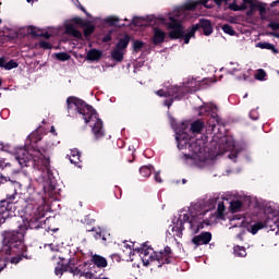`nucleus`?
Here are the masks:
<instances>
[{
    "instance_id": "nucleus-1",
    "label": "nucleus",
    "mask_w": 279,
    "mask_h": 279,
    "mask_svg": "<svg viewBox=\"0 0 279 279\" xmlns=\"http://www.w3.org/2000/svg\"><path fill=\"white\" fill-rule=\"evenodd\" d=\"M209 204L203 205L202 203H196L187 208L181 209L178 218L168 228L170 236L182 239L184 228H187L191 234H197V232L204 229V226H210L217 219H223L226 203L218 201L216 211H213L215 199H209Z\"/></svg>"
},
{
    "instance_id": "nucleus-2",
    "label": "nucleus",
    "mask_w": 279,
    "mask_h": 279,
    "mask_svg": "<svg viewBox=\"0 0 279 279\" xmlns=\"http://www.w3.org/2000/svg\"><path fill=\"white\" fill-rule=\"evenodd\" d=\"M209 0H196L185 3L183 7L178 8L168 17H151L149 25L154 23H161L162 25H168L170 33V38H183L184 45H189L191 38L195 36L197 29H203L205 36H210L213 34V24L208 20H201L198 24L191 27L187 33H184V27H182V21L191 19L189 15L191 12L195 11L198 5H204L210 10L214 5L208 4ZM230 0H214L216 5L221 7L222 3H228ZM154 22V23H153Z\"/></svg>"
},
{
    "instance_id": "nucleus-3",
    "label": "nucleus",
    "mask_w": 279,
    "mask_h": 279,
    "mask_svg": "<svg viewBox=\"0 0 279 279\" xmlns=\"http://www.w3.org/2000/svg\"><path fill=\"white\" fill-rule=\"evenodd\" d=\"M45 217V210L40 206L26 207V217L24 225H20L19 231H9L4 235L3 246L0 250V271H3L8 263L19 265L25 257V244L23 239L28 228H40V220Z\"/></svg>"
},
{
    "instance_id": "nucleus-4",
    "label": "nucleus",
    "mask_w": 279,
    "mask_h": 279,
    "mask_svg": "<svg viewBox=\"0 0 279 279\" xmlns=\"http://www.w3.org/2000/svg\"><path fill=\"white\" fill-rule=\"evenodd\" d=\"M172 128L175 132V140L178 143V149H187L189 153H181V160L189 167H197L198 169H206L215 165V158L210 157V154L206 151V143L204 140H196L195 137H189L186 133V123L175 126L172 122Z\"/></svg>"
},
{
    "instance_id": "nucleus-5",
    "label": "nucleus",
    "mask_w": 279,
    "mask_h": 279,
    "mask_svg": "<svg viewBox=\"0 0 279 279\" xmlns=\"http://www.w3.org/2000/svg\"><path fill=\"white\" fill-rule=\"evenodd\" d=\"M69 117H82L85 123L92 128L96 141L106 136L104 130V121L99 119V114L92 106L87 105L84 100L77 97H69L66 99Z\"/></svg>"
},
{
    "instance_id": "nucleus-6",
    "label": "nucleus",
    "mask_w": 279,
    "mask_h": 279,
    "mask_svg": "<svg viewBox=\"0 0 279 279\" xmlns=\"http://www.w3.org/2000/svg\"><path fill=\"white\" fill-rule=\"evenodd\" d=\"M15 160L21 167H27V163L32 160L36 173H40L39 182H44V190L47 189V184L51 182V169L49 165V157L45 156L40 150H31L28 151L25 148L20 149L15 156Z\"/></svg>"
},
{
    "instance_id": "nucleus-7",
    "label": "nucleus",
    "mask_w": 279,
    "mask_h": 279,
    "mask_svg": "<svg viewBox=\"0 0 279 279\" xmlns=\"http://www.w3.org/2000/svg\"><path fill=\"white\" fill-rule=\"evenodd\" d=\"M167 89H159L156 92L158 97H172V99H167L165 101V106L167 108H171L173 101H180L184 97V95L189 93H196L199 89V82L195 81L194 78H189L185 83L178 85L167 86Z\"/></svg>"
},
{
    "instance_id": "nucleus-8",
    "label": "nucleus",
    "mask_w": 279,
    "mask_h": 279,
    "mask_svg": "<svg viewBox=\"0 0 279 279\" xmlns=\"http://www.w3.org/2000/svg\"><path fill=\"white\" fill-rule=\"evenodd\" d=\"M279 210L276 207H267L265 209V214L262 220L251 225L248 227V232L251 234H257L258 230H263V228H268L271 232H279ZM277 230V231H276Z\"/></svg>"
},
{
    "instance_id": "nucleus-9",
    "label": "nucleus",
    "mask_w": 279,
    "mask_h": 279,
    "mask_svg": "<svg viewBox=\"0 0 279 279\" xmlns=\"http://www.w3.org/2000/svg\"><path fill=\"white\" fill-rule=\"evenodd\" d=\"M140 256L146 267L154 260H157L160 264L159 267H161V265L171 263V247L166 246L163 251L155 252L154 248L144 246L141 248Z\"/></svg>"
},
{
    "instance_id": "nucleus-10",
    "label": "nucleus",
    "mask_w": 279,
    "mask_h": 279,
    "mask_svg": "<svg viewBox=\"0 0 279 279\" xmlns=\"http://www.w3.org/2000/svg\"><path fill=\"white\" fill-rule=\"evenodd\" d=\"M218 149L220 154H223L225 151H230V160L236 162V158L241 154V151H245V146H240L239 144H235L234 138L231 136H223L218 143Z\"/></svg>"
},
{
    "instance_id": "nucleus-11",
    "label": "nucleus",
    "mask_w": 279,
    "mask_h": 279,
    "mask_svg": "<svg viewBox=\"0 0 279 279\" xmlns=\"http://www.w3.org/2000/svg\"><path fill=\"white\" fill-rule=\"evenodd\" d=\"M218 107L211 102L198 107V117H210L208 120L209 128H217L219 125V116H217Z\"/></svg>"
},
{
    "instance_id": "nucleus-12",
    "label": "nucleus",
    "mask_w": 279,
    "mask_h": 279,
    "mask_svg": "<svg viewBox=\"0 0 279 279\" xmlns=\"http://www.w3.org/2000/svg\"><path fill=\"white\" fill-rule=\"evenodd\" d=\"M1 184H8L9 192L7 193L8 202L19 201V191H22L23 184L17 181L10 180V178L0 174V186Z\"/></svg>"
},
{
    "instance_id": "nucleus-13",
    "label": "nucleus",
    "mask_w": 279,
    "mask_h": 279,
    "mask_svg": "<svg viewBox=\"0 0 279 279\" xmlns=\"http://www.w3.org/2000/svg\"><path fill=\"white\" fill-rule=\"evenodd\" d=\"M14 204L16 202H10L8 198L0 203V226L10 217H14Z\"/></svg>"
},
{
    "instance_id": "nucleus-14",
    "label": "nucleus",
    "mask_w": 279,
    "mask_h": 279,
    "mask_svg": "<svg viewBox=\"0 0 279 279\" xmlns=\"http://www.w3.org/2000/svg\"><path fill=\"white\" fill-rule=\"evenodd\" d=\"M227 73L229 75H234L238 80H247V75L245 74V70L239 63L230 62L226 66Z\"/></svg>"
},
{
    "instance_id": "nucleus-15",
    "label": "nucleus",
    "mask_w": 279,
    "mask_h": 279,
    "mask_svg": "<svg viewBox=\"0 0 279 279\" xmlns=\"http://www.w3.org/2000/svg\"><path fill=\"white\" fill-rule=\"evenodd\" d=\"M245 199H247V197L244 195H234L233 198L230 201L229 209L231 210V213H241V210H244Z\"/></svg>"
},
{
    "instance_id": "nucleus-16",
    "label": "nucleus",
    "mask_w": 279,
    "mask_h": 279,
    "mask_svg": "<svg viewBox=\"0 0 279 279\" xmlns=\"http://www.w3.org/2000/svg\"><path fill=\"white\" fill-rule=\"evenodd\" d=\"M244 3H247V8H250V13L254 12V10H258L260 19L265 20V13L267 12V7L263 2H258L254 0H244Z\"/></svg>"
},
{
    "instance_id": "nucleus-17",
    "label": "nucleus",
    "mask_w": 279,
    "mask_h": 279,
    "mask_svg": "<svg viewBox=\"0 0 279 279\" xmlns=\"http://www.w3.org/2000/svg\"><path fill=\"white\" fill-rule=\"evenodd\" d=\"M210 241H213V233L210 232H203L198 235H195L192 239V243H194V245H208V243H210Z\"/></svg>"
},
{
    "instance_id": "nucleus-18",
    "label": "nucleus",
    "mask_w": 279,
    "mask_h": 279,
    "mask_svg": "<svg viewBox=\"0 0 279 279\" xmlns=\"http://www.w3.org/2000/svg\"><path fill=\"white\" fill-rule=\"evenodd\" d=\"M229 230H236V232H243V226H245V217L235 215L230 219Z\"/></svg>"
},
{
    "instance_id": "nucleus-19",
    "label": "nucleus",
    "mask_w": 279,
    "mask_h": 279,
    "mask_svg": "<svg viewBox=\"0 0 279 279\" xmlns=\"http://www.w3.org/2000/svg\"><path fill=\"white\" fill-rule=\"evenodd\" d=\"M69 271L70 274H73V276H84L86 279H109L107 277H101V275H95L93 271L82 272V270H80L77 267H69Z\"/></svg>"
},
{
    "instance_id": "nucleus-20",
    "label": "nucleus",
    "mask_w": 279,
    "mask_h": 279,
    "mask_svg": "<svg viewBox=\"0 0 279 279\" xmlns=\"http://www.w3.org/2000/svg\"><path fill=\"white\" fill-rule=\"evenodd\" d=\"M65 33L74 38H82V32L77 29V22H69L65 24Z\"/></svg>"
},
{
    "instance_id": "nucleus-21",
    "label": "nucleus",
    "mask_w": 279,
    "mask_h": 279,
    "mask_svg": "<svg viewBox=\"0 0 279 279\" xmlns=\"http://www.w3.org/2000/svg\"><path fill=\"white\" fill-rule=\"evenodd\" d=\"M167 38V33L160 28H154L153 43L154 45H161Z\"/></svg>"
},
{
    "instance_id": "nucleus-22",
    "label": "nucleus",
    "mask_w": 279,
    "mask_h": 279,
    "mask_svg": "<svg viewBox=\"0 0 279 279\" xmlns=\"http://www.w3.org/2000/svg\"><path fill=\"white\" fill-rule=\"evenodd\" d=\"M102 56L104 52L101 50L90 49L87 52V60H89L90 62H96L97 60H101Z\"/></svg>"
},
{
    "instance_id": "nucleus-23",
    "label": "nucleus",
    "mask_w": 279,
    "mask_h": 279,
    "mask_svg": "<svg viewBox=\"0 0 279 279\" xmlns=\"http://www.w3.org/2000/svg\"><path fill=\"white\" fill-rule=\"evenodd\" d=\"M81 153H80V150H77L76 148H74V149H72L71 150V154H70V162L72 163V165H75V167H77V165H80V162H81Z\"/></svg>"
},
{
    "instance_id": "nucleus-24",
    "label": "nucleus",
    "mask_w": 279,
    "mask_h": 279,
    "mask_svg": "<svg viewBox=\"0 0 279 279\" xmlns=\"http://www.w3.org/2000/svg\"><path fill=\"white\" fill-rule=\"evenodd\" d=\"M93 263L98 268L108 267V260L105 257H101L99 255H94L93 256Z\"/></svg>"
},
{
    "instance_id": "nucleus-25",
    "label": "nucleus",
    "mask_w": 279,
    "mask_h": 279,
    "mask_svg": "<svg viewBox=\"0 0 279 279\" xmlns=\"http://www.w3.org/2000/svg\"><path fill=\"white\" fill-rule=\"evenodd\" d=\"M202 130H204V122L197 120V121H194V122L191 124L190 132H191L192 134H199V132H202Z\"/></svg>"
},
{
    "instance_id": "nucleus-26",
    "label": "nucleus",
    "mask_w": 279,
    "mask_h": 279,
    "mask_svg": "<svg viewBox=\"0 0 279 279\" xmlns=\"http://www.w3.org/2000/svg\"><path fill=\"white\" fill-rule=\"evenodd\" d=\"M128 45H130V36H124L118 41L116 49L125 52V49H128Z\"/></svg>"
},
{
    "instance_id": "nucleus-27",
    "label": "nucleus",
    "mask_w": 279,
    "mask_h": 279,
    "mask_svg": "<svg viewBox=\"0 0 279 279\" xmlns=\"http://www.w3.org/2000/svg\"><path fill=\"white\" fill-rule=\"evenodd\" d=\"M123 56H125V52L119 50V48H114L111 52V58L112 60H116V62H123Z\"/></svg>"
},
{
    "instance_id": "nucleus-28",
    "label": "nucleus",
    "mask_w": 279,
    "mask_h": 279,
    "mask_svg": "<svg viewBox=\"0 0 279 279\" xmlns=\"http://www.w3.org/2000/svg\"><path fill=\"white\" fill-rule=\"evenodd\" d=\"M229 9L233 10V12H241L243 10H247V2L245 0H242V3L239 5L236 2H233L229 4Z\"/></svg>"
},
{
    "instance_id": "nucleus-29",
    "label": "nucleus",
    "mask_w": 279,
    "mask_h": 279,
    "mask_svg": "<svg viewBox=\"0 0 279 279\" xmlns=\"http://www.w3.org/2000/svg\"><path fill=\"white\" fill-rule=\"evenodd\" d=\"M258 49H268L269 51H272L274 53H278V49H276V46L269 43H258L256 45Z\"/></svg>"
},
{
    "instance_id": "nucleus-30",
    "label": "nucleus",
    "mask_w": 279,
    "mask_h": 279,
    "mask_svg": "<svg viewBox=\"0 0 279 279\" xmlns=\"http://www.w3.org/2000/svg\"><path fill=\"white\" fill-rule=\"evenodd\" d=\"M151 171H154V166H143L140 168V173L143 178H149V175H151Z\"/></svg>"
},
{
    "instance_id": "nucleus-31",
    "label": "nucleus",
    "mask_w": 279,
    "mask_h": 279,
    "mask_svg": "<svg viewBox=\"0 0 279 279\" xmlns=\"http://www.w3.org/2000/svg\"><path fill=\"white\" fill-rule=\"evenodd\" d=\"M233 252L235 256L244 257L247 256V252L245 251V247L243 246H234Z\"/></svg>"
},
{
    "instance_id": "nucleus-32",
    "label": "nucleus",
    "mask_w": 279,
    "mask_h": 279,
    "mask_svg": "<svg viewBox=\"0 0 279 279\" xmlns=\"http://www.w3.org/2000/svg\"><path fill=\"white\" fill-rule=\"evenodd\" d=\"M92 232H94V238L95 239H101L102 241H106V235H104V231H101V228H94L92 229Z\"/></svg>"
},
{
    "instance_id": "nucleus-33",
    "label": "nucleus",
    "mask_w": 279,
    "mask_h": 279,
    "mask_svg": "<svg viewBox=\"0 0 279 279\" xmlns=\"http://www.w3.org/2000/svg\"><path fill=\"white\" fill-rule=\"evenodd\" d=\"M256 80H259V82H265V77H267V72H265V70L259 69L255 75Z\"/></svg>"
},
{
    "instance_id": "nucleus-34",
    "label": "nucleus",
    "mask_w": 279,
    "mask_h": 279,
    "mask_svg": "<svg viewBox=\"0 0 279 279\" xmlns=\"http://www.w3.org/2000/svg\"><path fill=\"white\" fill-rule=\"evenodd\" d=\"M19 66V63L14 60H10L4 64L5 71H12V69H16Z\"/></svg>"
},
{
    "instance_id": "nucleus-35",
    "label": "nucleus",
    "mask_w": 279,
    "mask_h": 279,
    "mask_svg": "<svg viewBox=\"0 0 279 279\" xmlns=\"http://www.w3.org/2000/svg\"><path fill=\"white\" fill-rule=\"evenodd\" d=\"M222 32H225V34H229V36H234V34H235L234 28H232V26H230V24H225L222 26Z\"/></svg>"
},
{
    "instance_id": "nucleus-36",
    "label": "nucleus",
    "mask_w": 279,
    "mask_h": 279,
    "mask_svg": "<svg viewBox=\"0 0 279 279\" xmlns=\"http://www.w3.org/2000/svg\"><path fill=\"white\" fill-rule=\"evenodd\" d=\"M145 47V43L141 41V40H135L133 43V49L134 51H136V53H138V51H141V49H143Z\"/></svg>"
},
{
    "instance_id": "nucleus-37",
    "label": "nucleus",
    "mask_w": 279,
    "mask_h": 279,
    "mask_svg": "<svg viewBox=\"0 0 279 279\" xmlns=\"http://www.w3.org/2000/svg\"><path fill=\"white\" fill-rule=\"evenodd\" d=\"M69 58H71V56H69L66 52L57 53V60H61L62 62H65V60H69Z\"/></svg>"
},
{
    "instance_id": "nucleus-38",
    "label": "nucleus",
    "mask_w": 279,
    "mask_h": 279,
    "mask_svg": "<svg viewBox=\"0 0 279 279\" xmlns=\"http://www.w3.org/2000/svg\"><path fill=\"white\" fill-rule=\"evenodd\" d=\"M26 193L32 197L33 195H36V190L34 189V185L32 184V181H29L27 187H26Z\"/></svg>"
},
{
    "instance_id": "nucleus-39",
    "label": "nucleus",
    "mask_w": 279,
    "mask_h": 279,
    "mask_svg": "<svg viewBox=\"0 0 279 279\" xmlns=\"http://www.w3.org/2000/svg\"><path fill=\"white\" fill-rule=\"evenodd\" d=\"M39 47L41 49H51V44L47 40H41L39 41Z\"/></svg>"
},
{
    "instance_id": "nucleus-40",
    "label": "nucleus",
    "mask_w": 279,
    "mask_h": 279,
    "mask_svg": "<svg viewBox=\"0 0 279 279\" xmlns=\"http://www.w3.org/2000/svg\"><path fill=\"white\" fill-rule=\"evenodd\" d=\"M54 274L56 276H62V274H64V266H57L54 268Z\"/></svg>"
},
{
    "instance_id": "nucleus-41",
    "label": "nucleus",
    "mask_w": 279,
    "mask_h": 279,
    "mask_svg": "<svg viewBox=\"0 0 279 279\" xmlns=\"http://www.w3.org/2000/svg\"><path fill=\"white\" fill-rule=\"evenodd\" d=\"M93 32H95V28H94L93 26H87V27L84 29L85 36H90V34H93Z\"/></svg>"
},
{
    "instance_id": "nucleus-42",
    "label": "nucleus",
    "mask_w": 279,
    "mask_h": 279,
    "mask_svg": "<svg viewBox=\"0 0 279 279\" xmlns=\"http://www.w3.org/2000/svg\"><path fill=\"white\" fill-rule=\"evenodd\" d=\"M250 118L253 119V121H256V119H258V111L252 110L250 112Z\"/></svg>"
},
{
    "instance_id": "nucleus-43",
    "label": "nucleus",
    "mask_w": 279,
    "mask_h": 279,
    "mask_svg": "<svg viewBox=\"0 0 279 279\" xmlns=\"http://www.w3.org/2000/svg\"><path fill=\"white\" fill-rule=\"evenodd\" d=\"M269 27H270V29L278 31V29H279V23H277V22H270V23H269Z\"/></svg>"
},
{
    "instance_id": "nucleus-44",
    "label": "nucleus",
    "mask_w": 279,
    "mask_h": 279,
    "mask_svg": "<svg viewBox=\"0 0 279 279\" xmlns=\"http://www.w3.org/2000/svg\"><path fill=\"white\" fill-rule=\"evenodd\" d=\"M107 22L110 23L111 25H116V23H119V19H117V17H108Z\"/></svg>"
},
{
    "instance_id": "nucleus-45",
    "label": "nucleus",
    "mask_w": 279,
    "mask_h": 279,
    "mask_svg": "<svg viewBox=\"0 0 279 279\" xmlns=\"http://www.w3.org/2000/svg\"><path fill=\"white\" fill-rule=\"evenodd\" d=\"M123 247L126 250L128 254H132V246L130 244H126V242H123Z\"/></svg>"
},
{
    "instance_id": "nucleus-46",
    "label": "nucleus",
    "mask_w": 279,
    "mask_h": 279,
    "mask_svg": "<svg viewBox=\"0 0 279 279\" xmlns=\"http://www.w3.org/2000/svg\"><path fill=\"white\" fill-rule=\"evenodd\" d=\"M132 23H133V25H138V26L143 25V23H141V19H138V17H134Z\"/></svg>"
},
{
    "instance_id": "nucleus-47",
    "label": "nucleus",
    "mask_w": 279,
    "mask_h": 279,
    "mask_svg": "<svg viewBox=\"0 0 279 279\" xmlns=\"http://www.w3.org/2000/svg\"><path fill=\"white\" fill-rule=\"evenodd\" d=\"M53 145H56V144H53V143H51V142H48L47 145H46V147L44 148V151H47V150L51 149V147H52Z\"/></svg>"
},
{
    "instance_id": "nucleus-48",
    "label": "nucleus",
    "mask_w": 279,
    "mask_h": 279,
    "mask_svg": "<svg viewBox=\"0 0 279 279\" xmlns=\"http://www.w3.org/2000/svg\"><path fill=\"white\" fill-rule=\"evenodd\" d=\"M155 180H156V182H162V179L160 178V172H156L155 173Z\"/></svg>"
},
{
    "instance_id": "nucleus-49",
    "label": "nucleus",
    "mask_w": 279,
    "mask_h": 279,
    "mask_svg": "<svg viewBox=\"0 0 279 279\" xmlns=\"http://www.w3.org/2000/svg\"><path fill=\"white\" fill-rule=\"evenodd\" d=\"M0 68L5 69V59L4 58H0Z\"/></svg>"
},
{
    "instance_id": "nucleus-50",
    "label": "nucleus",
    "mask_w": 279,
    "mask_h": 279,
    "mask_svg": "<svg viewBox=\"0 0 279 279\" xmlns=\"http://www.w3.org/2000/svg\"><path fill=\"white\" fill-rule=\"evenodd\" d=\"M45 247L50 250V252H56V248H53V244H46Z\"/></svg>"
},
{
    "instance_id": "nucleus-51",
    "label": "nucleus",
    "mask_w": 279,
    "mask_h": 279,
    "mask_svg": "<svg viewBox=\"0 0 279 279\" xmlns=\"http://www.w3.org/2000/svg\"><path fill=\"white\" fill-rule=\"evenodd\" d=\"M41 36L44 38H46V40H49V38H51V34H49V33H44V34H41Z\"/></svg>"
},
{
    "instance_id": "nucleus-52",
    "label": "nucleus",
    "mask_w": 279,
    "mask_h": 279,
    "mask_svg": "<svg viewBox=\"0 0 279 279\" xmlns=\"http://www.w3.org/2000/svg\"><path fill=\"white\" fill-rule=\"evenodd\" d=\"M1 167H8V163H5L3 159H0V168Z\"/></svg>"
},
{
    "instance_id": "nucleus-53",
    "label": "nucleus",
    "mask_w": 279,
    "mask_h": 279,
    "mask_svg": "<svg viewBox=\"0 0 279 279\" xmlns=\"http://www.w3.org/2000/svg\"><path fill=\"white\" fill-rule=\"evenodd\" d=\"M50 132H51V134H54V135H56V128L51 126Z\"/></svg>"
},
{
    "instance_id": "nucleus-54",
    "label": "nucleus",
    "mask_w": 279,
    "mask_h": 279,
    "mask_svg": "<svg viewBox=\"0 0 279 279\" xmlns=\"http://www.w3.org/2000/svg\"><path fill=\"white\" fill-rule=\"evenodd\" d=\"M81 10H82V12H85V14H87V16H88V12H86V9H84V7H81Z\"/></svg>"
},
{
    "instance_id": "nucleus-55",
    "label": "nucleus",
    "mask_w": 279,
    "mask_h": 279,
    "mask_svg": "<svg viewBox=\"0 0 279 279\" xmlns=\"http://www.w3.org/2000/svg\"><path fill=\"white\" fill-rule=\"evenodd\" d=\"M27 1V3H32V1H34V0H26Z\"/></svg>"
},
{
    "instance_id": "nucleus-56",
    "label": "nucleus",
    "mask_w": 279,
    "mask_h": 279,
    "mask_svg": "<svg viewBox=\"0 0 279 279\" xmlns=\"http://www.w3.org/2000/svg\"><path fill=\"white\" fill-rule=\"evenodd\" d=\"M183 184H186V179H183Z\"/></svg>"
},
{
    "instance_id": "nucleus-57",
    "label": "nucleus",
    "mask_w": 279,
    "mask_h": 279,
    "mask_svg": "<svg viewBox=\"0 0 279 279\" xmlns=\"http://www.w3.org/2000/svg\"><path fill=\"white\" fill-rule=\"evenodd\" d=\"M107 40H108V37L105 38V43H107Z\"/></svg>"
},
{
    "instance_id": "nucleus-58",
    "label": "nucleus",
    "mask_w": 279,
    "mask_h": 279,
    "mask_svg": "<svg viewBox=\"0 0 279 279\" xmlns=\"http://www.w3.org/2000/svg\"><path fill=\"white\" fill-rule=\"evenodd\" d=\"M1 84H3V82H2L1 78H0V86H1Z\"/></svg>"
},
{
    "instance_id": "nucleus-59",
    "label": "nucleus",
    "mask_w": 279,
    "mask_h": 279,
    "mask_svg": "<svg viewBox=\"0 0 279 279\" xmlns=\"http://www.w3.org/2000/svg\"><path fill=\"white\" fill-rule=\"evenodd\" d=\"M246 97H247V94L244 95V99H246Z\"/></svg>"
},
{
    "instance_id": "nucleus-60",
    "label": "nucleus",
    "mask_w": 279,
    "mask_h": 279,
    "mask_svg": "<svg viewBox=\"0 0 279 279\" xmlns=\"http://www.w3.org/2000/svg\"><path fill=\"white\" fill-rule=\"evenodd\" d=\"M2 23L1 19H0V24Z\"/></svg>"
},
{
    "instance_id": "nucleus-61",
    "label": "nucleus",
    "mask_w": 279,
    "mask_h": 279,
    "mask_svg": "<svg viewBox=\"0 0 279 279\" xmlns=\"http://www.w3.org/2000/svg\"><path fill=\"white\" fill-rule=\"evenodd\" d=\"M278 75H279V71H277Z\"/></svg>"
},
{
    "instance_id": "nucleus-62",
    "label": "nucleus",
    "mask_w": 279,
    "mask_h": 279,
    "mask_svg": "<svg viewBox=\"0 0 279 279\" xmlns=\"http://www.w3.org/2000/svg\"><path fill=\"white\" fill-rule=\"evenodd\" d=\"M277 3H279V0L277 1Z\"/></svg>"
}]
</instances>
